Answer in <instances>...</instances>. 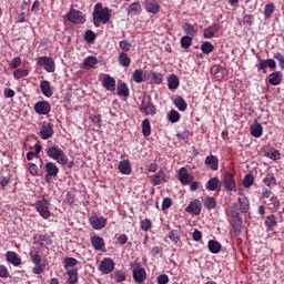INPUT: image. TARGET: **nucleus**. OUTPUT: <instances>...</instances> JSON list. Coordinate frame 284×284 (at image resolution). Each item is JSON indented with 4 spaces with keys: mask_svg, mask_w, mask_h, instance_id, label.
I'll return each instance as SVG.
<instances>
[{
    "mask_svg": "<svg viewBox=\"0 0 284 284\" xmlns=\"http://www.w3.org/2000/svg\"><path fill=\"white\" fill-rule=\"evenodd\" d=\"M29 256L34 265V267L32 268L33 274H43V272H45V266L48 265V263L43 262V258L41 257V248L34 246L31 247Z\"/></svg>",
    "mask_w": 284,
    "mask_h": 284,
    "instance_id": "1",
    "label": "nucleus"
},
{
    "mask_svg": "<svg viewBox=\"0 0 284 284\" xmlns=\"http://www.w3.org/2000/svg\"><path fill=\"white\" fill-rule=\"evenodd\" d=\"M45 154L49 156V159H53V161H57V163L60 165L68 164V156L65 155V152H63V150L59 149L57 145L47 148Z\"/></svg>",
    "mask_w": 284,
    "mask_h": 284,
    "instance_id": "2",
    "label": "nucleus"
},
{
    "mask_svg": "<svg viewBox=\"0 0 284 284\" xmlns=\"http://www.w3.org/2000/svg\"><path fill=\"white\" fill-rule=\"evenodd\" d=\"M93 17H95V19H99V21H101V23L105 26L106 23H110V19H112V13H110V9L108 7L103 8V3L98 2L93 9Z\"/></svg>",
    "mask_w": 284,
    "mask_h": 284,
    "instance_id": "3",
    "label": "nucleus"
},
{
    "mask_svg": "<svg viewBox=\"0 0 284 284\" xmlns=\"http://www.w3.org/2000/svg\"><path fill=\"white\" fill-rule=\"evenodd\" d=\"M139 110L141 114H144V116H154L156 114V105L152 103V97L144 95L139 105Z\"/></svg>",
    "mask_w": 284,
    "mask_h": 284,
    "instance_id": "4",
    "label": "nucleus"
},
{
    "mask_svg": "<svg viewBox=\"0 0 284 284\" xmlns=\"http://www.w3.org/2000/svg\"><path fill=\"white\" fill-rule=\"evenodd\" d=\"M33 207L44 220H48L50 216H52V213L50 212V201H48L45 197L38 200L33 204Z\"/></svg>",
    "mask_w": 284,
    "mask_h": 284,
    "instance_id": "5",
    "label": "nucleus"
},
{
    "mask_svg": "<svg viewBox=\"0 0 284 284\" xmlns=\"http://www.w3.org/2000/svg\"><path fill=\"white\" fill-rule=\"evenodd\" d=\"M44 175L45 183H51L52 179L59 176V166L54 162H47L44 165Z\"/></svg>",
    "mask_w": 284,
    "mask_h": 284,
    "instance_id": "6",
    "label": "nucleus"
},
{
    "mask_svg": "<svg viewBox=\"0 0 284 284\" xmlns=\"http://www.w3.org/2000/svg\"><path fill=\"white\" fill-rule=\"evenodd\" d=\"M67 19L70 23H74L75 26H83V23H85V16L77 9H71L67 13Z\"/></svg>",
    "mask_w": 284,
    "mask_h": 284,
    "instance_id": "7",
    "label": "nucleus"
},
{
    "mask_svg": "<svg viewBox=\"0 0 284 284\" xmlns=\"http://www.w3.org/2000/svg\"><path fill=\"white\" fill-rule=\"evenodd\" d=\"M38 134L40 139H42V141H48V139H52V136H54V124L50 122H42Z\"/></svg>",
    "mask_w": 284,
    "mask_h": 284,
    "instance_id": "8",
    "label": "nucleus"
},
{
    "mask_svg": "<svg viewBox=\"0 0 284 284\" xmlns=\"http://www.w3.org/2000/svg\"><path fill=\"white\" fill-rule=\"evenodd\" d=\"M33 110L36 114H40V116H45L50 114V112H52V105L45 100H40L33 105Z\"/></svg>",
    "mask_w": 284,
    "mask_h": 284,
    "instance_id": "9",
    "label": "nucleus"
},
{
    "mask_svg": "<svg viewBox=\"0 0 284 284\" xmlns=\"http://www.w3.org/2000/svg\"><path fill=\"white\" fill-rule=\"evenodd\" d=\"M258 63L256 64L257 72H263V74H267V68L270 70H276V61L274 59H261L257 58Z\"/></svg>",
    "mask_w": 284,
    "mask_h": 284,
    "instance_id": "10",
    "label": "nucleus"
},
{
    "mask_svg": "<svg viewBox=\"0 0 284 284\" xmlns=\"http://www.w3.org/2000/svg\"><path fill=\"white\" fill-rule=\"evenodd\" d=\"M33 245L48 250L52 245V239L48 234H36L33 236Z\"/></svg>",
    "mask_w": 284,
    "mask_h": 284,
    "instance_id": "11",
    "label": "nucleus"
},
{
    "mask_svg": "<svg viewBox=\"0 0 284 284\" xmlns=\"http://www.w3.org/2000/svg\"><path fill=\"white\" fill-rule=\"evenodd\" d=\"M223 184L226 192H236V181L234 175L230 172H225L223 176Z\"/></svg>",
    "mask_w": 284,
    "mask_h": 284,
    "instance_id": "12",
    "label": "nucleus"
},
{
    "mask_svg": "<svg viewBox=\"0 0 284 284\" xmlns=\"http://www.w3.org/2000/svg\"><path fill=\"white\" fill-rule=\"evenodd\" d=\"M201 210H203V204L199 199L191 201L185 207V212L193 214V216H199V214H201Z\"/></svg>",
    "mask_w": 284,
    "mask_h": 284,
    "instance_id": "13",
    "label": "nucleus"
},
{
    "mask_svg": "<svg viewBox=\"0 0 284 284\" xmlns=\"http://www.w3.org/2000/svg\"><path fill=\"white\" fill-rule=\"evenodd\" d=\"M89 223L93 230H103L108 225V219L93 215L89 219Z\"/></svg>",
    "mask_w": 284,
    "mask_h": 284,
    "instance_id": "14",
    "label": "nucleus"
},
{
    "mask_svg": "<svg viewBox=\"0 0 284 284\" xmlns=\"http://www.w3.org/2000/svg\"><path fill=\"white\" fill-rule=\"evenodd\" d=\"M38 65H42L45 72H54V70H57V67L54 65V60L50 57L38 58Z\"/></svg>",
    "mask_w": 284,
    "mask_h": 284,
    "instance_id": "15",
    "label": "nucleus"
},
{
    "mask_svg": "<svg viewBox=\"0 0 284 284\" xmlns=\"http://www.w3.org/2000/svg\"><path fill=\"white\" fill-rule=\"evenodd\" d=\"M178 179H179L180 183H182L183 185H190V183H192V181H194V175L190 174L187 172V169L185 166H183L179 170Z\"/></svg>",
    "mask_w": 284,
    "mask_h": 284,
    "instance_id": "16",
    "label": "nucleus"
},
{
    "mask_svg": "<svg viewBox=\"0 0 284 284\" xmlns=\"http://www.w3.org/2000/svg\"><path fill=\"white\" fill-rule=\"evenodd\" d=\"M231 227H233L234 236H241V232H243V217L241 216H232L230 221Z\"/></svg>",
    "mask_w": 284,
    "mask_h": 284,
    "instance_id": "17",
    "label": "nucleus"
},
{
    "mask_svg": "<svg viewBox=\"0 0 284 284\" xmlns=\"http://www.w3.org/2000/svg\"><path fill=\"white\" fill-rule=\"evenodd\" d=\"M148 278L145 268L141 267V263H136V268H133V280L135 283H143Z\"/></svg>",
    "mask_w": 284,
    "mask_h": 284,
    "instance_id": "18",
    "label": "nucleus"
},
{
    "mask_svg": "<svg viewBox=\"0 0 284 284\" xmlns=\"http://www.w3.org/2000/svg\"><path fill=\"white\" fill-rule=\"evenodd\" d=\"M100 272L103 274H110L114 271V260L105 257L99 265Z\"/></svg>",
    "mask_w": 284,
    "mask_h": 284,
    "instance_id": "19",
    "label": "nucleus"
},
{
    "mask_svg": "<svg viewBox=\"0 0 284 284\" xmlns=\"http://www.w3.org/2000/svg\"><path fill=\"white\" fill-rule=\"evenodd\" d=\"M209 192H216L223 187V182L217 176L209 179L205 185Z\"/></svg>",
    "mask_w": 284,
    "mask_h": 284,
    "instance_id": "20",
    "label": "nucleus"
},
{
    "mask_svg": "<svg viewBox=\"0 0 284 284\" xmlns=\"http://www.w3.org/2000/svg\"><path fill=\"white\" fill-rule=\"evenodd\" d=\"M91 245L98 252H105V240L99 235H94L91 237Z\"/></svg>",
    "mask_w": 284,
    "mask_h": 284,
    "instance_id": "21",
    "label": "nucleus"
},
{
    "mask_svg": "<svg viewBox=\"0 0 284 284\" xmlns=\"http://www.w3.org/2000/svg\"><path fill=\"white\" fill-rule=\"evenodd\" d=\"M6 260L8 263H11V265H13V267H19V265H21V263H22L19 254L14 251H8L6 253Z\"/></svg>",
    "mask_w": 284,
    "mask_h": 284,
    "instance_id": "22",
    "label": "nucleus"
},
{
    "mask_svg": "<svg viewBox=\"0 0 284 284\" xmlns=\"http://www.w3.org/2000/svg\"><path fill=\"white\" fill-rule=\"evenodd\" d=\"M144 8L150 14H159L161 12V4L156 0L145 1Z\"/></svg>",
    "mask_w": 284,
    "mask_h": 284,
    "instance_id": "23",
    "label": "nucleus"
},
{
    "mask_svg": "<svg viewBox=\"0 0 284 284\" xmlns=\"http://www.w3.org/2000/svg\"><path fill=\"white\" fill-rule=\"evenodd\" d=\"M102 85L105 90H109V92H114L116 90V80L110 74H105L102 80Z\"/></svg>",
    "mask_w": 284,
    "mask_h": 284,
    "instance_id": "24",
    "label": "nucleus"
},
{
    "mask_svg": "<svg viewBox=\"0 0 284 284\" xmlns=\"http://www.w3.org/2000/svg\"><path fill=\"white\" fill-rule=\"evenodd\" d=\"M220 31H221V24L212 23L210 27L204 29L203 37L204 39H212L214 38V34H216V32H220Z\"/></svg>",
    "mask_w": 284,
    "mask_h": 284,
    "instance_id": "25",
    "label": "nucleus"
},
{
    "mask_svg": "<svg viewBox=\"0 0 284 284\" xmlns=\"http://www.w3.org/2000/svg\"><path fill=\"white\" fill-rule=\"evenodd\" d=\"M267 83L270 85H281L283 83V73L281 71H274L268 74Z\"/></svg>",
    "mask_w": 284,
    "mask_h": 284,
    "instance_id": "26",
    "label": "nucleus"
},
{
    "mask_svg": "<svg viewBox=\"0 0 284 284\" xmlns=\"http://www.w3.org/2000/svg\"><path fill=\"white\" fill-rule=\"evenodd\" d=\"M141 12H143V9L140 2H133L126 8V13L129 17H139Z\"/></svg>",
    "mask_w": 284,
    "mask_h": 284,
    "instance_id": "27",
    "label": "nucleus"
},
{
    "mask_svg": "<svg viewBox=\"0 0 284 284\" xmlns=\"http://www.w3.org/2000/svg\"><path fill=\"white\" fill-rule=\"evenodd\" d=\"M250 132L251 136H254V139H261V136H263V125L255 120L250 128Z\"/></svg>",
    "mask_w": 284,
    "mask_h": 284,
    "instance_id": "28",
    "label": "nucleus"
},
{
    "mask_svg": "<svg viewBox=\"0 0 284 284\" xmlns=\"http://www.w3.org/2000/svg\"><path fill=\"white\" fill-rule=\"evenodd\" d=\"M40 90L44 97L50 99L52 94H54V91H52V85L50 84V81L48 80H42L40 81Z\"/></svg>",
    "mask_w": 284,
    "mask_h": 284,
    "instance_id": "29",
    "label": "nucleus"
},
{
    "mask_svg": "<svg viewBox=\"0 0 284 284\" xmlns=\"http://www.w3.org/2000/svg\"><path fill=\"white\" fill-rule=\"evenodd\" d=\"M118 170L121 174L130 175L132 174V164L130 160H122L118 165Z\"/></svg>",
    "mask_w": 284,
    "mask_h": 284,
    "instance_id": "30",
    "label": "nucleus"
},
{
    "mask_svg": "<svg viewBox=\"0 0 284 284\" xmlns=\"http://www.w3.org/2000/svg\"><path fill=\"white\" fill-rule=\"evenodd\" d=\"M162 183H168V174L160 170L152 178V185H161Z\"/></svg>",
    "mask_w": 284,
    "mask_h": 284,
    "instance_id": "31",
    "label": "nucleus"
},
{
    "mask_svg": "<svg viewBox=\"0 0 284 284\" xmlns=\"http://www.w3.org/2000/svg\"><path fill=\"white\" fill-rule=\"evenodd\" d=\"M205 165H207L213 172L219 170V158L216 155H209L204 160Z\"/></svg>",
    "mask_w": 284,
    "mask_h": 284,
    "instance_id": "32",
    "label": "nucleus"
},
{
    "mask_svg": "<svg viewBox=\"0 0 284 284\" xmlns=\"http://www.w3.org/2000/svg\"><path fill=\"white\" fill-rule=\"evenodd\" d=\"M148 77L151 78L150 83L152 85H161L163 83V74L154 71H150Z\"/></svg>",
    "mask_w": 284,
    "mask_h": 284,
    "instance_id": "33",
    "label": "nucleus"
},
{
    "mask_svg": "<svg viewBox=\"0 0 284 284\" xmlns=\"http://www.w3.org/2000/svg\"><path fill=\"white\" fill-rule=\"evenodd\" d=\"M222 247L223 245H221V243L216 240H210L207 242V248H209V252H211V254H219Z\"/></svg>",
    "mask_w": 284,
    "mask_h": 284,
    "instance_id": "34",
    "label": "nucleus"
},
{
    "mask_svg": "<svg viewBox=\"0 0 284 284\" xmlns=\"http://www.w3.org/2000/svg\"><path fill=\"white\" fill-rule=\"evenodd\" d=\"M118 61L122 68H130L132 63V59H130V55H128L126 52H120Z\"/></svg>",
    "mask_w": 284,
    "mask_h": 284,
    "instance_id": "35",
    "label": "nucleus"
},
{
    "mask_svg": "<svg viewBox=\"0 0 284 284\" xmlns=\"http://www.w3.org/2000/svg\"><path fill=\"white\" fill-rule=\"evenodd\" d=\"M173 103L175 108L180 110V112H185L187 110V102L181 95L175 97V99L173 100Z\"/></svg>",
    "mask_w": 284,
    "mask_h": 284,
    "instance_id": "36",
    "label": "nucleus"
},
{
    "mask_svg": "<svg viewBox=\"0 0 284 284\" xmlns=\"http://www.w3.org/2000/svg\"><path fill=\"white\" fill-rule=\"evenodd\" d=\"M237 203L242 214H247L250 212V200L246 196L237 197Z\"/></svg>",
    "mask_w": 284,
    "mask_h": 284,
    "instance_id": "37",
    "label": "nucleus"
},
{
    "mask_svg": "<svg viewBox=\"0 0 284 284\" xmlns=\"http://www.w3.org/2000/svg\"><path fill=\"white\" fill-rule=\"evenodd\" d=\"M34 150H36V152L30 151L27 153V161H32V159H34V156H36V159H40L41 150H43V146H41V142H37L34 144Z\"/></svg>",
    "mask_w": 284,
    "mask_h": 284,
    "instance_id": "38",
    "label": "nucleus"
},
{
    "mask_svg": "<svg viewBox=\"0 0 284 284\" xmlns=\"http://www.w3.org/2000/svg\"><path fill=\"white\" fill-rule=\"evenodd\" d=\"M69 278L67 280L68 284H77L79 283V270L71 268L67 271Z\"/></svg>",
    "mask_w": 284,
    "mask_h": 284,
    "instance_id": "39",
    "label": "nucleus"
},
{
    "mask_svg": "<svg viewBox=\"0 0 284 284\" xmlns=\"http://www.w3.org/2000/svg\"><path fill=\"white\" fill-rule=\"evenodd\" d=\"M264 225L268 232H272V230H274V227L278 225V222L276 221V215H268L264 222Z\"/></svg>",
    "mask_w": 284,
    "mask_h": 284,
    "instance_id": "40",
    "label": "nucleus"
},
{
    "mask_svg": "<svg viewBox=\"0 0 284 284\" xmlns=\"http://www.w3.org/2000/svg\"><path fill=\"white\" fill-rule=\"evenodd\" d=\"M97 63H99V59H97V57L89 55L83 61V70H91L97 65Z\"/></svg>",
    "mask_w": 284,
    "mask_h": 284,
    "instance_id": "41",
    "label": "nucleus"
},
{
    "mask_svg": "<svg viewBox=\"0 0 284 284\" xmlns=\"http://www.w3.org/2000/svg\"><path fill=\"white\" fill-rule=\"evenodd\" d=\"M179 85H181V82L179 81V77H176L175 74H171L168 78L169 90H172V91L178 90Z\"/></svg>",
    "mask_w": 284,
    "mask_h": 284,
    "instance_id": "42",
    "label": "nucleus"
},
{
    "mask_svg": "<svg viewBox=\"0 0 284 284\" xmlns=\"http://www.w3.org/2000/svg\"><path fill=\"white\" fill-rule=\"evenodd\" d=\"M116 90H118V97H124L125 99L130 97V88L128 87V83L121 82L120 84H118Z\"/></svg>",
    "mask_w": 284,
    "mask_h": 284,
    "instance_id": "43",
    "label": "nucleus"
},
{
    "mask_svg": "<svg viewBox=\"0 0 284 284\" xmlns=\"http://www.w3.org/2000/svg\"><path fill=\"white\" fill-rule=\"evenodd\" d=\"M276 10V6H274V3H267L264 7V19L265 21H267V19H272V16L274 14Z\"/></svg>",
    "mask_w": 284,
    "mask_h": 284,
    "instance_id": "44",
    "label": "nucleus"
},
{
    "mask_svg": "<svg viewBox=\"0 0 284 284\" xmlns=\"http://www.w3.org/2000/svg\"><path fill=\"white\" fill-rule=\"evenodd\" d=\"M264 156L271 159L272 161H278V159H281V153L278 152V150L272 148L264 152Z\"/></svg>",
    "mask_w": 284,
    "mask_h": 284,
    "instance_id": "45",
    "label": "nucleus"
},
{
    "mask_svg": "<svg viewBox=\"0 0 284 284\" xmlns=\"http://www.w3.org/2000/svg\"><path fill=\"white\" fill-rule=\"evenodd\" d=\"M205 210H215L216 209V200L212 196H206L202 200Z\"/></svg>",
    "mask_w": 284,
    "mask_h": 284,
    "instance_id": "46",
    "label": "nucleus"
},
{
    "mask_svg": "<svg viewBox=\"0 0 284 284\" xmlns=\"http://www.w3.org/2000/svg\"><path fill=\"white\" fill-rule=\"evenodd\" d=\"M263 183L266 187H274V185H276V176L274 173H267L263 179Z\"/></svg>",
    "mask_w": 284,
    "mask_h": 284,
    "instance_id": "47",
    "label": "nucleus"
},
{
    "mask_svg": "<svg viewBox=\"0 0 284 284\" xmlns=\"http://www.w3.org/2000/svg\"><path fill=\"white\" fill-rule=\"evenodd\" d=\"M132 80L134 83H143V81H148V79L143 78V70L142 69H135L132 73Z\"/></svg>",
    "mask_w": 284,
    "mask_h": 284,
    "instance_id": "48",
    "label": "nucleus"
},
{
    "mask_svg": "<svg viewBox=\"0 0 284 284\" xmlns=\"http://www.w3.org/2000/svg\"><path fill=\"white\" fill-rule=\"evenodd\" d=\"M142 134L144 138H148L150 134H152V125L150 124L149 119H144L142 121Z\"/></svg>",
    "mask_w": 284,
    "mask_h": 284,
    "instance_id": "49",
    "label": "nucleus"
},
{
    "mask_svg": "<svg viewBox=\"0 0 284 284\" xmlns=\"http://www.w3.org/2000/svg\"><path fill=\"white\" fill-rule=\"evenodd\" d=\"M64 263V270H71L70 267H77V265H79V260L74 258V257H65L63 260Z\"/></svg>",
    "mask_w": 284,
    "mask_h": 284,
    "instance_id": "50",
    "label": "nucleus"
},
{
    "mask_svg": "<svg viewBox=\"0 0 284 284\" xmlns=\"http://www.w3.org/2000/svg\"><path fill=\"white\" fill-rule=\"evenodd\" d=\"M182 30L185 32V34H187V37H196V30L191 23H184L182 26Z\"/></svg>",
    "mask_w": 284,
    "mask_h": 284,
    "instance_id": "51",
    "label": "nucleus"
},
{
    "mask_svg": "<svg viewBox=\"0 0 284 284\" xmlns=\"http://www.w3.org/2000/svg\"><path fill=\"white\" fill-rule=\"evenodd\" d=\"M201 51L203 54H210L214 52V44L210 41H205L201 44Z\"/></svg>",
    "mask_w": 284,
    "mask_h": 284,
    "instance_id": "52",
    "label": "nucleus"
},
{
    "mask_svg": "<svg viewBox=\"0 0 284 284\" xmlns=\"http://www.w3.org/2000/svg\"><path fill=\"white\" fill-rule=\"evenodd\" d=\"M243 187L246 190L254 185V175L252 173H248L244 176L242 182Z\"/></svg>",
    "mask_w": 284,
    "mask_h": 284,
    "instance_id": "53",
    "label": "nucleus"
},
{
    "mask_svg": "<svg viewBox=\"0 0 284 284\" xmlns=\"http://www.w3.org/2000/svg\"><path fill=\"white\" fill-rule=\"evenodd\" d=\"M170 123H179L181 121V114L176 110H171L168 114Z\"/></svg>",
    "mask_w": 284,
    "mask_h": 284,
    "instance_id": "54",
    "label": "nucleus"
},
{
    "mask_svg": "<svg viewBox=\"0 0 284 284\" xmlns=\"http://www.w3.org/2000/svg\"><path fill=\"white\" fill-rule=\"evenodd\" d=\"M28 74H30L28 69H17L13 71V79L19 81V79H23L24 77H28Z\"/></svg>",
    "mask_w": 284,
    "mask_h": 284,
    "instance_id": "55",
    "label": "nucleus"
},
{
    "mask_svg": "<svg viewBox=\"0 0 284 284\" xmlns=\"http://www.w3.org/2000/svg\"><path fill=\"white\" fill-rule=\"evenodd\" d=\"M181 48H184V50H187V48L192 47V37L191 36H184L180 40Z\"/></svg>",
    "mask_w": 284,
    "mask_h": 284,
    "instance_id": "56",
    "label": "nucleus"
},
{
    "mask_svg": "<svg viewBox=\"0 0 284 284\" xmlns=\"http://www.w3.org/2000/svg\"><path fill=\"white\" fill-rule=\"evenodd\" d=\"M169 239L170 241H172L173 243H179V241H181V230H172L169 233Z\"/></svg>",
    "mask_w": 284,
    "mask_h": 284,
    "instance_id": "57",
    "label": "nucleus"
},
{
    "mask_svg": "<svg viewBox=\"0 0 284 284\" xmlns=\"http://www.w3.org/2000/svg\"><path fill=\"white\" fill-rule=\"evenodd\" d=\"M95 39H97V34L94 33V31L92 30L85 31L84 41H87V43H94Z\"/></svg>",
    "mask_w": 284,
    "mask_h": 284,
    "instance_id": "58",
    "label": "nucleus"
},
{
    "mask_svg": "<svg viewBox=\"0 0 284 284\" xmlns=\"http://www.w3.org/2000/svg\"><path fill=\"white\" fill-rule=\"evenodd\" d=\"M114 276H115V283H123V281L128 278V276L125 275V272L123 271H116L114 273Z\"/></svg>",
    "mask_w": 284,
    "mask_h": 284,
    "instance_id": "59",
    "label": "nucleus"
},
{
    "mask_svg": "<svg viewBox=\"0 0 284 284\" xmlns=\"http://www.w3.org/2000/svg\"><path fill=\"white\" fill-rule=\"evenodd\" d=\"M234 216L237 219V216H241V207L239 206V203H234L231 206V217Z\"/></svg>",
    "mask_w": 284,
    "mask_h": 284,
    "instance_id": "60",
    "label": "nucleus"
},
{
    "mask_svg": "<svg viewBox=\"0 0 284 284\" xmlns=\"http://www.w3.org/2000/svg\"><path fill=\"white\" fill-rule=\"evenodd\" d=\"M243 23L244 26H248L250 28H252V26H254V16L245 14L243 17Z\"/></svg>",
    "mask_w": 284,
    "mask_h": 284,
    "instance_id": "61",
    "label": "nucleus"
},
{
    "mask_svg": "<svg viewBox=\"0 0 284 284\" xmlns=\"http://www.w3.org/2000/svg\"><path fill=\"white\" fill-rule=\"evenodd\" d=\"M121 50H123L122 52H130V49L132 48V44L128 41V40H122L119 43Z\"/></svg>",
    "mask_w": 284,
    "mask_h": 284,
    "instance_id": "62",
    "label": "nucleus"
},
{
    "mask_svg": "<svg viewBox=\"0 0 284 284\" xmlns=\"http://www.w3.org/2000/svg\"><path fill=\"white\" fill-rule=\"evenodd\" d=\"M274 59H276V61H278V65L281 68V70H284V55L281 52H276L274 53Z\"/></svg>",
    "mask_w": 284,
    "mask_h": 284,
    "instance_id": "63",
    "label": "nucleus"
},
{
    "mask_svg": "<svg viewBox=\"0 0 284 284\" xmlns=\"http://www.w3.org/2000/svg\"><path fill=\"white\" fill-rule=\"evenodd\" d=\"M156 283L158 284H168V283H170V276H168V274H161L156 277Z\"/></svg>",
    "mask_w": 284,
    "mask_h": 284,
    "instance_id": "64",
    "label": "nucleus"
}]
</instances>
